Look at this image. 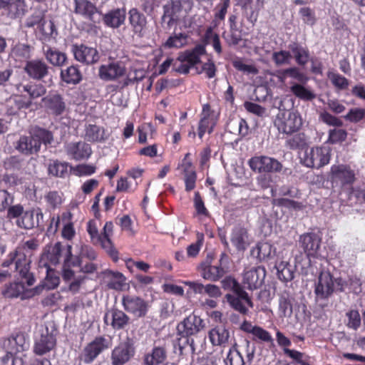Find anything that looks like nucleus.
Masks as SVG:
<instances>
[{
	"label": "nucleus",
	"mask_w": 365,
	"mask_h": 365,
	"mask_svg": "<svg viewBox=\"0 0 365 365\" xmlns=\"http://www.w3.org/2000/svg\"><path fill=\"white\" fill-rule=\"evenodd\" d=\"M39 243L36 239H30L21 242L15 250L8 255V258L2 263V267H7L11 264H15L16 280L9 284L2 291V294L9 298L29 299L39 294L40 287L33 289L26 287L32 286L35 282V278L30 272L31 257L38 249Z\"/></svg>",
	"instance_id": "obj_1"
},
{
	"label": "nucleus",
	"mask_w": 365,
	"mask_h": 365,
	"mask_svg": "<svg viewBox=\"0 0 365 365\" xmlns=\"http://www.w3.org/2000/svg\"><path fill=\"white\" fill-rule=\"evenodd\" d=\"M72 246L68 245L67 246L62 276L64 281L69 282V291L76 294L79 291L81 284L86 279V277L84 275L77 276L75 271L70 267V265L73 264V266L80 267L81 272L84 274H93L98 270V264L93 262L83 264L80 259H77L76 262H72Z\"/></svg>",
	"instance_id": "obj_2"
},
{
	"label": "nucleus",
	"mask_w": 365,
	"mask_h": 365,
	"mask_svg": "<svg viewBox=\"0 0 365 365\" xmlns=\"http://www.w3.org/2000/svg\"><path fill=\"white\" fill-rule=\"evenodd\" d=\"M53 140L51 132L42 129L35 128L29 135L21 136L16 142V149L24 155L36 153L41 148V143L49 144Z\"/></svg>",
	"instance_id": "obj_3"
},
{
	"label": "nucleus",
	"mask_w": 365,
	"mask_h": 365,
	"mask_svg": "<svg viewBox=\"0 0 365 365\" xmlns=\"http://www.w3.org/2000/svg\"><path fill=\"white\" fill-rule=\"evenodd\" d=\"M331 152L327 146L307 147L299 153L300 162L307 168L319 169L329 163Z\"/></svg>",
	"instance_id": "obj_4"
},
{
	"label": "nucleus",
	"mask_w": 365,
	"mask_h": 365,
	"mask_svg": "<svg viewBox=\"0 0 365 365\" xmlns=\"http://www.w3.org/2000/svg\"><path fill=\"white\" fill-rule=\"evenodd\" d=\"M205 52V47L202 44L197 45L191 50L181 52L173 63L175 70L180 73H189L190 68L200 62V57Z\"/></svg>",
	"instance_id": "obj_5"
},
{
	"label": "nucleus",
	"mask_w": 365,
	"mask_h": 365,
	"mask_svg": "<svg viewBox=\"0 0 365 365\" xmlns=\"http://www.w3.org/2000/svg\"><path fill=\"white\" fill-rule=\"evenodd\" d=\"M275 124L280 132L292 134L301 128L302 119L297 111L284 110L277 115Z\"/></svg>",
	"instance_id": "obj_6"
},
{
	"label": "nucleus",
	"mask_w": 365,
	"mask_h": 365,
	"mask_svg": "<svg viewBox=\"0 0 365 365\" xmlns=\"http://www.w3.org/2000/svg\"><path fill=\"white\" fill-rule=\"evenodd\" d=\"M62 224L61 237L67 240H72L76 236V230L73 222V215L71 212L66 211L61 213L60 216L52 217L48 230L56 232L60 224Z\"/></svg>",
	"instance_id": "obj_7"
},
{
	"label": "nucleus",
	"mask_w": 365,
	"mask_h": 365,
	"mask_svg": "<svg viewBox=\"0 0 365 365\" xmlns=\"http://www.w3.org/2000/svg\"><path fill=\"white\" fill-rule=\"evenodd\" d=\"M250 169L259 173H278L282 170L280 162L265 155L254 156L248 161Z\"/></svg>",
	"instance_id": "obj_8"
},
{
	"label": "nucleus",
	"mask_w": 365,
	"mask_h": 365,
	"mask_svg": "<svg viewBox=\"0 0 365 365\" xmlns=\"http://www.w3.org/2000/svg\"><path fill=\"white\" fill-rule=\"evenodd\" d=\"M135 349L132 340L127 338L120 342L111 351L110 360L112 365H124L135 355Z\"/></svg>",
	"instance_id": "obj_9"
},
{
	"label": "nucleus",
	"mask_w": 365,
	"mask_h": 365,
	"mask_svg": "<svg viewBox=\"0 0 365 365\" xmlns=\"http://www.w3.org/2000/svg\"><path fill=\"white\" fill-rule=\"evenodd\" d=\"M232 282L235 287L236 294H227L225 295L227 302L235 310L245 314L248 311L247 307H252V302L248 294L239 287L235 280L232 279Z\"/></svg>",
	"instance_id": "obj_10"
},
{
	"label": "nucleus",
	"mask_w": 365,
	"mask_h": 365,
	"mask_svg": "<svg viewBox=\"0 0 365 365\" xmlns=\"http://www.w3.org/2000/svg\"><path fill=\"white\" fill-rule=\"evenodd\" d=\"M332 183H339L341 186L352 185L356 181V173L348 165H333L330 169Z\"/></svg>",
	"instance_id": "obj_11"
},
{
	"label": "nucleus",
	"mask_w": 365,
	"mask_h": 365,
	"mask_svg": "<svg viewBox=\"0 0 365 365\" xmlns=\"http://www.w3.org/2000/svg\"><path fill=\"white\" fill-rule=\"evenodd\" d=\"M107 339L103 336L96 337L88 344L79 356L81 361L86 364H91L105 349L109 347Z\"/></svg>",
	"instance_id": "obj_12"
},
{
	"label": "nucleus",
	"mask_w": 365,
	"mask_h": 365,
	"mask_svg": "<svg viewBox=\"0 0 365 365\" xmlns=\"http://www.w3.org/2000/svg\"><path fill=\"white\" fill-rule=\"evenodd\" d=\"M218 120L217 115L212 110L210 106L205 104L202 106L200 120L197 128V135L202 138L205 133H211Z\"/></svg>",
	"instance_id": "obj_13"
},
{
	"label": "nucleus",
	"mask_w": 365,
	"mask_h": 365,
	"mask_svg": "<svg viewBox=\"0 0 365 365\" xmlns=\"http://www.w3.org/2000/svg\"><path fill=\"white\" fill-rule=\"evenodd\" d=\"M122 304L125 311L138 318L145 317L149 308V304L146 301L132 295L123 296Z\"/></svg>",
	"instance_id": "obj_14"
},
{
	"label": "nucleus",
	"mask_w": 365,
	"mask_h": 365,
	"mask_svg": "<svg viewBox=\"0 0 365 365\" xmlns=\"http://www.w3.org/2000/svg\"><path fill=\"white\" fill-rule=\"evenodd\" d=\"M204 327L203 320L192 313L178 324L177 330L182 336H188L197 334Z\"/></svg>",
	"instance_id": "obj_15"
},
{
	"label": "nucleus",
	"mask_w": 365,
	"mask_h": 365,
	"mask_svg": "<svg viewBox=\"0 0 365 365\" xmlns=\"http://www.w3.org/2000/svg\"><path fill=\"white\" fill-rule=\"evenodd\" d=\"M126 73V68L121 61H113L101 65L98 69V76L104 81H116Z\"/></svg>",
	"instance_id": "obj_16"
},
{
	"label": "nucleus",
	"mask_w": 365,
	"mask_h": 365,
	"mask_svg": "<svg viewBox=\"0 0 365 365\" xmlns=\"http://www.w3.org/2000/svg\"><path fill=\"white\" fill-rule=\"evenodd\" d=\"M1 347L5 352L16 354L26 350L29 348V342L24 333H17L4 339Z\"/></svg>",
	"instance_id": "obj_17"
},
{
	"label": "nucleus",
	"mask_w": 365,
	"mask_h": 365,
	"mask_svg": "<svg viewBox=\"0 0 365 365\" xmlns=\"http://www.w3.org/2000/svg\"><path fill=\"white\" fill-rule=\"evenodd\" d=\"M56 344L55 336L48 332V329L36 337L33 351L38 356L44 355L53 350Z\"/></svg>",
	"instance_id": "obj_18"
},
{
	"label": "nucleus",
	"mask_w": 365,
	"mask_h": 365,
	"mask_svg": "<svg viewBox=\"0 0 365 365\" xmlns=\"http://www.w3.org/2000/svg\"><path fill=\"white\" fill-rule=\"evenodd\" d=\"M102 283L108 289L122 291L126 287V278L119 272L106 269L101 272Z\"/></svg>",
	"instance_id": "obj_19"
},
{
	"label": "nucleus",
	"mask_w": 365,
	"mask_h": 365,
	"mask_svg": "<svg viewBox=\"0 0 365 365\" xmlns=\"http://www.w3.org/2000/svg\"><path fill=\"white\" fill-rule=\"evenodd\" d=\"M72 51L76 60L81 63L93 64L96 63L100 58L96 48L83 44L73 46Z\"/></svg>",
	"instance_id": "obj_20"
},
{
	"label": "nucleus",
	"mask_w": 365,
	"mask_h": 365,
	"mask_svg": "<svg viewBox=\"0 0 365 365\" xmlns=\"http://www.w3.org/2000/svg\"><path fill=\"white\" fill-rule=\"evenodd\" d=\"M66 154L75 160H81L89 158L92 150L91 146L83 141L70 142L65 145Z\"/></svg>",
	"instance_id": "obj_21"
},
{
	"label": "nucleus",
	"mask_w": 365,
	"mask_h": 365,
	"mask_svg": "<svg viewBox=\"0 0 365 365\" xmlns=\"http://www.w3.org/2000/svg\"><path fill=\"white\" fill-rule=\"evenodd\" d=\"M334 292V281L329 272H322L319 276L318 282L315 286L314 292L318 298L327 299Z\"/></svg>",
	"instance_id": "obj_22"
},
{
	"label": "nucleus",
	"mask_w": 365,
	"mask_h": 365,
	"mask_svg": "<svg viewBox=\"0 0 365 365\" xmlns=\"http://www.w3.org/2000/svg\"><path fill=\"white\" fill-rule=\"evenodd\" d=\"M241 329L247 333L251 334L253 340L267 343L271 346H274V339L272 334L262 327L252 325L251 322L245 321L242 324Z\"/></svg>",
	"instance_id": "obj_23"
},
{
	"label": "nucleus",
	"mask_w": 365,
	"mask_h": 365,
	"mask_svg": "<svg viewBox=\"0 0 365 365\" xmlns=\"http://www.w3.org/2000/svg\"><path fill=\"white\" fill-rule=\"evenodd\" d=\"M24 69L30 78L40 80L48 75L49 68L43 60L34 59L28 61Z\"/></svg>",
	"instance_id": "obj_24"
},
{
	"label": "nucleus",
	"mask_w": 365,
	"mask_h": 365,
	"mask_svg": "<svg viewBox=\"0 0 365 365\" xmlns=\"http://www.w3.org/2000/svg\"><path fill=\"white\" fill-rule=\"evenodd\" d=\"M74 13L89 21L96 22L95 16L98 14L96 6L88 0H74Z\"/></svg>",
	"instance_id": "obj_25"
},
{
	"label": "nucleus",
	"mask_w": 365,
	"mask_h": 365,
	"mask_svg": "<svg viewBox=\"0 0 365 365\" xmlns=\"http://www.w3.org/2000/svg\"><path fill=\"white\" fill-rule=\"evenodd\" d=\"M266 275V271L264 267H257L247 270L244 273L243 283L247 284V288L254 289L259 287L263 282Z\"/></svg>",
	"instance_id": "obj_26"
},
{
	"label": "nucleus",
	"mask_w": 365,
	"mask_h": 365,
	"mask_svg": "<svg viewBox=\"0 0 365 365\" xmlns=\"http://www.w3.org/2000/svg\"><path fill=\"white\" fill-rule=\"evenodd\" d=\"M5 106L9 115H16L21 109L30 108L31 101L27 100L26 96L18 93L12 95L6 99Z\"/></svg>",
	"instance_id": "obj_27"
},
{
	"label": "nucleus",
	"mask_w": 365,
	"mask_h": 365,
	"mask_svg": "<svg viewBox=\"0 0 365 365\" xmlns=\"http://www.w3.org/2000/svg\"><path fill=\"white\" fill-rule=\"evenodd\" d=\"M113 232V223L111 221L106 222L103 228L101 240L99 245L103 248L109 255L116 261L118 259V252L113 247L110 240Z\"/></svg>",
	"instance_id": "obj_28"
},
{
	"label": "nucleus",
	"mask_w": 365,
	"mask_h": 365,
	"mask_svg": "<svg viewBox=\"0 0 365 365\" xmlns=\"http://www.w3.org/2000/svg\"><path fill=\"white\" fill-rule=\"evenodd\" d=\"M108 319H110V326L114 329H124L130 321L129 317L123 311L113 309L105 314L104 322L108 324Z\"/></svg>",
	"instance_id": "obj_29"
},
{
	"label": "nucleus",
	"mask_w": 365,
	"mask_h": 365,
	"mask_svg": "<svg viewBox=\"0 0 365 365\" xmlns=\"http://www.w3.org/2000/svg\"><path fill=\"white\" fill-rule=\"evenodd\" d=\"M299 244L307 256L314 257L320 247V239L316 234L307 233L300 237Z\"/></svg>",
	"instance_id": "obj_30"
},
{
	"label": "nucleus",
	"mask_w": 365,
	"mask_h": 365,
	"mask_svg": "<svg viewBox=\"0 0 365 365\" xmlns=\"http://www.w3.org/2000/svg\"><path fill=\"white\" fill-rule=\"evenodd\" d=\"M16 88L21 95H23L24 92L27 93L26 98L27 100H30L31 106L34 100L43 96L46 93L45 86L40 83H19L16 86Z\"/></svg>",
	"instance_id": "obj_31"
},
{
	"label": "nucleus",
	"mask_w": 365,
	"mask_h": 365,
	"mask_svg": "<svg viewBox=\"0 0 365 365\" xmlns=\"http://www.w3.org/2000/svg\"><path fill=\"white\" fill-rule=\"evenodd\" d=\"M44 106L52 113L58 115L66 110V103L62 96L58 93H50L42 98Z\"/></svg>",
	"instance_id": "obj_32"
},
{
	"label": "nucleus",
	"mask_w": 365,
	"mask_h": 365,
	"mask_svg": "<svg viewBox=\"0 0 365 365\" xmlns=\"http://www.w3.org/2000/svg\"><path fill=\"white\" fill-rule=\"evenodd\" d=\"M209 339L213 346H225L230 338V332L223 325H218L210 330Z\"/></svg>",
	"instance_id": "obj_33"
},
{
	"label": "nucleus",
	"mask_w": 365,
	"mask_h": 365,
	"mask_svg": "<svg viewBox=\"0 0 365 365\" xmlns=\"http://www.w3.org/2000/svg\"><path fill=\"white\" fill-rule=\"evenodd\" d=\"M201 276L207 280L217 281L225 274V270L220 265L202 264L199 267Z\"/></svg>",
	"instance_id": "obj_34"
},
{
	"label": "nucleus",
	"mask_w": 365,
	"mask_h": 365,
	"mask_svg": "<svg viewBox=\"0 0 365 365\" xmlns=\"http://www.w3.org/2000/svg\"><path fill=\"white\" fill-rule=\"evenodd\" d=\"M128 15L129 22L133 32L141 35L147 24L145 16L135 8L129 11Z\"/></svg>",
	"instance_id": "obj_35"
},
{
	"label": "nucleus",
	"mask_w": 365,
	"mask_h": 365,
	"mask_svg": "<svg viewBox=\"0 0 365 365\" xmlns=\"http://www.w3.org/2000/svg\"><path fill=\"white\" fill-rule=\"evenodd\" d=\"M274 254L272 245L267 242H261L251 250V255L259 261L270 259Z\"/></svg>",
	"instance_id": "obj_36"
},
{
	"label": "nucleus",
	"mask_w": 365,
	"mask_h": 365,
	"mask_svg": "<svg viewBox=\"0 0 365 365\" xmlns=\"http://www.w3.org/2000/svg\"><path fill=\"white\" fill-rule=\"evenodd\" d=\"M167 358V352L163 346H154L151 352L147 353L143 357L145 365H158Z\"/></svg>",
	"instance_id": "obj_37"
},
{
	"label": "nucleus",
	"mask_w": 365,
	"mask_h": 365,
	"mask_svg": "<svg viewBox=\"0 0 365 365\" xmlns=\"http://www.w3.org/2000/svg\"><path fill=\"white\" fill-rule=\"evenodd\" d=\"M231 242L239 251H244L249 245L248 235L246 229L236 227L233 230Z\"/></svg>",
	"instance_id": "obj_38"
},
{
	"label": "nucleus",
	"mask_w": 365,
	"mask_h": 365,
	"mask_svg": "<svg viewBox=\"0 0 365 365\" xmlns=\"http://www.w3.org/2000/svg\"><path fill=\"white\" fill-rule=\"evenodd\" d=\"M108 135L104 128L96 125H88L86 128L85 138L90 142H103Z\"/></svg>",
	"instance_id": "obj_39"
},
{
	"label": "nucleus",
	"mask_w": 365,
	"mask_h": 365,
	"mask_svg": "<svg viewBox=\"0 0 365 365\" xmlns=\"http://www.w3.org/2000/svg\"><path fill=\"white\" fill-rule=\"evenodd\" d=\"M191 9V0H173L170 7L166 11V14L170 16L172 19H174L178 18L182 11H185L187 14Z\"/></svg>",
	"instance_id": "obj_40"
},
{
	"label": "nucleus",
	"mask_w": 365,
	"mask_h": 365,
	"mask_svg": "<svg viewBox=\"0 0 365 365\" xmlns=\"http://www.w3.org/2000/svg\"><path fill=\"white\" fill-rule=\"evenodd\" d=\"M125 19V10L116 9L107 13L103 16L104 23L110 27L118 28L122 25Z\"/></svg>",
	"instance_id": "obj_41"
},
{
	"label": "nucleus",
	"mask_w": 365,
	"mask_h": 365,
	"mask_svg": "<svg viewBox=\"0 0 365 365\" xmlns=\"http://www.w3.org/2000/svg\"><path fill=\"white\" fill-rule=\"evenodd\" d=\"M60 282V278L58 272L50 267H47L46 276L40 284L37 287H40L39 294L42 292L43 289H54L56 288Z\"/></svg>",
	"instance_id": "obj_42"
},
{
	"label": "nucleus",
	"mask_w": 365,
	"mask_h": 365,
	"mask_svg": "<svg viewBox=\"0 0 365 365\" xmlns=\"http://www.w3.org/2000/svg\"><path fill=\"white\" fill-rule=\"evenodd\" d=\"M26 11V4L24 0H12L4 13L11 19H16L24 16Z\"/></svg>",
	"instance_id": "obj_43"
},
{
	"label": "nucleus",
	"mask_w": 365,
	"mask_h": 365,
	"mask_svg": "<svg viewBox=\"0 0 365 365\" xmlns=\"http://www.w3.org/2000/svg\"><path fill=\"white\" fill-rule=\"evenodd\" d=\"M289 89L294 96L303 101H311L316 96L310 88L298 83H291Z\"/></svg>",
	"instance_id": "obj_44"
},
{
	"label": "nucleus",
	"mask_w": 365,
	"mask_h": 365,
	"mask_svg": "<svg viewBox=\"0 0 365 365\" xmlns=\"http://www.w3.org/2000/svg\"><path fill=\"white\" fill-rule=\"evenodd\" d=\"M44 55L46 60L54 66H62L66 61V56L64 53L51 47L44 50Z\"/></svg>",
	"instance_id": "obj_45"
},
{
	"label": "nucleus",
	"mask_w": 365,
	"mask_h": 365,
	"mask_svg": "<svg viewBox=\"0 0 365 365\" xmlns=\"http://www.w3.org/2000/svg\"><path fill=\"white\" fill-rule=\"evenodd\" d=\"M275 267L277 270V275L279 279L284 282H289L294 278V269L288 262L281 261L279 262H277Z\"/></svg>",
	"instance_id": "obj_46"
},
{
	"label": "nucleus",
	"mask_w": 365,
	"mask_h": 365,
	"mask_svg": "<svg viewBox=\"0 0 365 365\" xmlns=\"http://www.w3.org/2000/svg\"><path fill=\"white\" fill-rule=\"evenodd\" d=\"M101 226V220L98 218L90 220L86 226V230L90 235L91 241L93 245H99L101 240V235L99 228Z\"/></svg>",
	"instance_id": "obj_47"
},
{
	"label": "nucleus",
	"mask_w": 365,
	"mask_h": 365,
	"mask_svg": "<svg viewBox=\"0 0 365 365\" xmlns=\"http://www.w3.org/2000/svg\"><path fill=\"white\" fill-rule=\"evenodd\" d=\"M188 36L185 33L174 34L164 43L168 48H180L187 43Z\"/></svg>",
	"instance_id": "obj_48"
},
{
	"label": "nucleus",
	"mask_w": 365,
	"mask_h": 365,
	"mask_svg": "<svg viewBox=\"0 0 365 365\" xmlns=\"http://www.w3.org/2000/svg\"><path fill=\"white\" fill-rule=\"evenodd\" d=\"M32 51L29 45L18 43L12 48L11 55L16 61H22L31 58Z\"/></svg>",
	"instance_id": "obj_49"
},
{
	"label": "nucleus",
	"mask_w": 365,
	"mask_h": 365,
	"mask_svg": "<svg viewBox=\"0 0 365 365\" xmlns=\"http://www.w3.org/2000/svg\"><path fill=\"white\" fill-rule=\"evenodd\" d=\"M61 78L67 83L76 84L81 80V74L76 66H69L65 70L61 71Z\"/></svg>",
	"instance_id": "obj_50"
},
{
	"label": "nucleus",
	"mask_w": 365,
	"mask_h": 365,
	"mask_svg": "<svg viewBox=\"0 0 365 365\" xmlns=\"http://www.w3.org/2000/svg\"><path fill=\"white\" fill-rule=\"evenodd\" d=\"M55 32V26L51 21H44L36 28V33L41 41H47Z\"/></svg>",
	"instance_id": "obj_51"
},
{
	"label": "nucleus",
	"mask_w": 365,
	"mask_h": 365,
	"mask_svg": "<svg viewBox=\"0 0 365 365\" xmlns=\"http://www.w3.org/2000/svg\"><path fill=\"white\" fill-rule=\"evenodd\" d=\"M68 163L53 161L48 166V173L53 176L63 178L68 173Z\"/></svg>",
	"instance_id": "obj_52"
},
{
	"label": "nucleus",
	"mask_w": 365,
	"mask_h": 365,
	"mask_svg": "<svg viewBox=\"0 0 365 365\" xmlns=\"http://www.w3.org/2000/svg\"><path fill=\"white\" fill-rule=\"evenodd\" d=\"M232 64L237 70L248 74H257L258 69L252 64H246L243 59L235 58L232 61Z\"/></svg>",
	"instance_id": "obj_53"
},
{
	"label": "nucleus",
	"mask_w": 365,
	"mask_h": 365,
	"mask_svg": "<svg viewBox=\"0 0 365 365\" xmlns=\"http://www.w3.org/2000/svg\"><path fill=\"white\" fill-rule=\"evenodd\" d=\"M124 76L123 86H127L130 83L141 81L145 76V73L141 69H130L128 72L126 71Z\"/></svg>",
	"instance_id": "obj_54"
},
{
	"label": "nucleus",
	"mask_w": 365,
	"mask_h": 365,
	"mask_svg": "<svg viewBox=\"0 0 365 365\" xmlns=\"http://www.w3.org/2000/svg\"><path fill=\"white\" fill-rule=\"evenodd\" d=\"M347 318L346 326L354 330L358 329L361 326V317L357 310L351 309L346 313Z\"/></svg>",
	"instance_id": "obj_55"
},
{
	"label": "nucleus",
	"mask_w": 365,
	"mask_h": 365,
	"mask_svg": "<svg viewBox=\"0 0 365 365\" xmlns=\"http://www.w3.org/2000/svg\"><path fill=\"white\" fill-rule=\"evenodd\" d=\"M347 133L344 129H331L329 131L327 142L331 144L341 143L346 140Z\"/></svg>",
	"instance_id": "obj_56"
},
{
	"label": "nucleus",
	"mask_w": 365,
	"mask_h": 365,
	"mask_svg": "<svg viewBox=\"0 0 365 365\" xmlns=\"http://www.w3.org/2000/svg\"><path fill=\"white\" fill-rule=\"evenodd\" d=\"M71 171L76 176L91 175L96 172V167L92 165L80 164L71 167Z\"/></svg>",
	"instance_id": "obj_57"
},
{
	"label": "nucleus",
	"mask_w": 365,
	"mask_h": 365,
	"mask_svg": "<svg viewBox=\"0 0 365 365\" xmlns=\"http://www.w3.org/2000/svg\"><path fill=\"white\" fill-rule=\"evenodd\" d=\"M138 187V182L131 183L127 178L121 177L117 181L116 190L118 192H134Z\"/></svg>",
	"instance_id": "obj_58"
},
{
	"label": "nucleus",
	"mask_w": 365,
	"mask_h": 365,
	"mask_svg": "<svg viewBox=\"0 0 365 365\" xmlns=\"http://www.w3.org/2000/svg\"><path fill=\"white\" fill-rule=\"evenodd\" d=\"M16 223L19 227L24 229L33 228L36 225L34 219V212H26L21 218L17 220Z\"/></svg>",
	"instance_id": "obj_59"
},
{
	"label": "nucleus",
	"mask_w": 365,
	"mask_h": 365,
	"mask_svg": "<svg viewBox=\"0 0 365 365\" xmlns=\"http://www.w3.org/2000/svg\"><path fill=\"white\" fill-rule=\"evenodd\" d=\"M45 200L49 207L56 208L62 203V194L57 191H50L45 195Z\"/></svg>",
	"instance_id": "obj_60"
},
{
	"label": "nucleus",
	"mask_w": 365,
	"mask_h": 365,
	"mask_svg": "<svg viewBox=\"0 0 365 365\" xmlns=\"http://www.w3.org/2000/svg\"><path fill=\"white\" fill-rule=\"evenodd\" d=\"M226 365H244L245 361L243 360L241 354L237 351L230 349L226 359H225Z\"/></svg>",
	"instance_id": "obj_61"
},
{
	"label": "nucleus",
	"mask_w": 365,
	"mask_h": 365,
	"mask_svg": "<svg viewBox=\"0 0 365 365\" xmlns=\"http://www.w3.org/2000/svg\"><path fill=\"white\" fill-rule=\"evenodd\" d=\"M279 309L281 315L284 317H290L292 314V304L291 301L286 297H280Z\"/></svg>",
	"instance_id": "obj_62"
},
{
	"label": "nucleus",
	"mask_w": 365,
	"mask_h": 365,
	"mask_svg": "<svg viewBox=\"0 0 365 365\" xmlns=\"http://www.w3.org/2000/svg\"><path fill=\"white\" fill-rule=\"evenodd\" d=\"M328 76L332 84L339 89H345L349 86L348 80L338 73H330Z\"/></svg>",
	"instance_id": "obj_63"
},
{
	"label": "nucleus",
	"mask_w": 365,
	"mask_h": 365,
	"mask_svg": "<svg viewBox=\"0 0 365 365\" xmlns=\"http://www.w3.org/2000/svg\"><path fill=\"white\" fill-rule=\"evenodd\" d=\"M319 118L324 123L331 126L340 127L343 124V122L339 118L327 111L322 112L319 114Z\"/></svg>",
	"instance_id": "obj_64"
}]
</instances>
